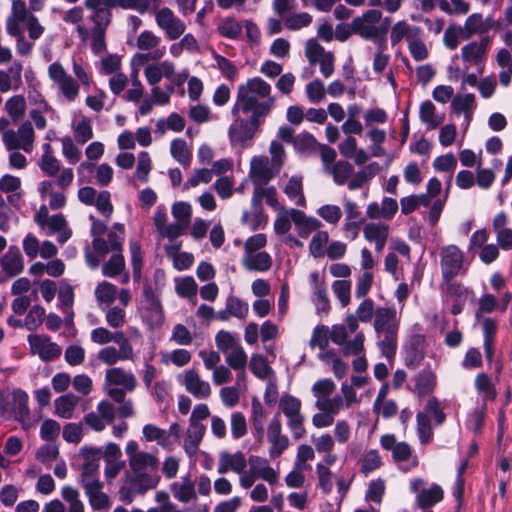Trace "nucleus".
Instances as JSON below:
<instances>
[{
	"instance_id": "e2e57ef3",
	"label": "nucleus",
	"mask_w": 512,
	"mask_h": 512,
	"mask_svg": "<svg viewBox=\"0 0 512 512\" xmlns=\"http://www.w3.org/2000/svg\"><path fill=\"white\" fill-rule=\"evenodd\" d=\"M475 389L481 395L484 401L494 400L497 396L496 389L490 378L485 373L477 374L475 378Z\"/></svg>"
},
{
	"instance_id": "ddd939ff",
	"label": "nucleus",
	"mask_w": 512,
	"mask_h": 512,
	"mask_svg": "<svg viewBox=\"0 0 512 512\" xmlns=\"http://www.w3.org/2000/svg\"><path fill=\"white\" fill-rule=\"evenodd\" d=\"M464 263L463 252L456 245H448L441 249L440 264L442 276L445 281H450L462 271Z\"/></svg>"
},
{
	"instance_id": "423d86ee",
	"label": "nucleus",
	"mask_w": 512,
	"mask_h": 512,
	"mask_svg": "<svg viewBox=\"0 0 512 512\" xmlns=\"http://www.w3.org/2000/svg\"><path fill=\"white\" fill-rule=\"evenodd\" d=\"M144 67V76L147 83L151 86L158 85L162 79H166L169 83L182 86L188 79V70L183 69L177 71L176 65L171 60H151Z\"/></svg>"
},
{
	"instance_id": "473e14b6",
	"label": "nucleus",
	"mask_w": 512,
	"mask_h": 512,
	"mask_svg": "<svg viewBox=\"0 0 512 512\" xmlns=\"http://www.w3.org/2000/svg\"><path fill=\"white\" fill-rule=\"evenodd\" d=\"M399 318L394 308L379 307L375 311L374 328L376 332L398 330Z\"/></svg>"
},
{
	"instance_id": "de8ad7c7",
	"label": "nucleus",
	"mask_w": 512,
	"mask_h": 512,
	"mask_svg": "<svg viewBox=\"0 0 512 512\" xmlns=\"http://www.w3.org/2000/svg\"><path fill=\"white\" fill-rule=\"evenodd\" d=\"M73 132L76 141L80 144L86 143L93 137L91 120L85 116H78L73 121Z\"/></svg>"
},
{
	"instance_id": "603ef678",
	"label": "nucleus",
	"mask_w": 512,
	"mask_h": 512,
	"mask_svg": "<svg viewBox=\"0 0 512 512\" xmlns=\"http://www.w3.org/2000/svg\"><path fill=\"white\" fill-rule=\"evenodd\" d=\"M329 243V234L324 230H317L310 242H309V253L314 258L323 257L326 253V249Z\"/></svg>"
},
{
	"instance_id": "b1692460",
	"label": "nucleus",
	"mask_w": 512,
	"mask_h": 512,
	"mask_svg": "<svg viewBox=\"0 0 512 512\" xmlns=\"http://www.w3.org/2000/svg\"><path fill=\"white\" fill-rule=\"evenodd\" d=\"M508 224V216L503 212L496 214L492 221L497 245L505 251L512 250V229L508 227Z\"/></svg>"
},
{
	"instance_id": "680f3d73",
	"label": "nucleus",
	"mask_w": 512,
	"mask_h": 512,
	"mask_svg": "<svg viewBox=\"0 0 512 512\" xmlns=\"http://www.w3.org/2000/svg\"><path fill=\"white\" fill-rule=\"evenodd\" d=\"M293 208H281L274 221V231L277 235L286 236L289 234L293 224Z\"/></svg>"
},
{
	"instance_id": "cd10ccee",
	"label": "nucleus",
	"mask_w": 512,
	"mask_h": 512,
	"mask_svg": "<svg viewBox=\"0 0 512 512\" xmlns=\"http://www.w3.org/2000/svg\"><path fill=\"white\" fill-rule=\"evenodd\" d=\"M249 470L258 478L274 485L279 480L278 473L270 466L267 459L252 455L248 459Z\"/></svg>"
},
{
	"instance_id": "7c9ffc66",
	"label": "nucleus",
	"mask_w": 512,
	"mask_h": 512,
	"mask_svg": "<svg viewBox=\"0 0 512 512\" xmlns=\"http://www.w3.org/2000/svg\"><path fill=\"white\" fill-rule=\"evenodd\" d=\"M170 490L174 498L181 503H189L197 500L195 483L189 475H185L181 477L180 480L173 482L170 485Z\"/></svg>"
},
{
	"instance_id": "5fc2aeb1",
	"label": "nucleus",
	"mask_w": 512,
	"mask_h": 512,
	"mask_svg": "<svg viewBox=\"0 0 512 512\" xmlns=\"http://www.w3.org/2000/svg\"><path fill=\"white\" fill-rule=\"evenodd\" d=\"M7 33L16 38V51L21 56H28L32 53L33 50V43L30 42L28 39L24 36V31L22 28H19L18 26L10 25L9 27H6Z\"/></svg>"
},
{
	"instance_id": "c03bdc74",
	"label": "nucleus",
	"mask_w": 512,
	"mask_h": 512,
	"mask_svg": "<svg viewBox=\"0 0 512 512\" xmlns=\"http://www.w3.org/2000/svg\"><path fill=\"white\" fill-rule=\"evenodd\" d=\"M379 171L380 165L377 162L368 164L362 170L353 175L351 180L348 182V188L350 190L361 188L365 183L377 175Z\"/></svg>"
},
{
	"instance_id": "6e6d98bb",
	"label": "nucleus",
	"mask_w": 512,
	"mask_h": 512,
	"mask_svg": "<svg viewBox=\"0 0 512 512\" xmlns=\"http://www.w3.org/2000/svg\"><path fill=\"white\" fill-rule=\"evenodd\" d=\"M436 387V375L428 370H424L418 374L415 379V391L420 396H425L434 391Z\"/></svg>"
},
{
	"instance_id": "1a4fd4ad",
	"label": "nucleus",
	"mask_w": 512,
	"mask_h": 512,
	"mask_svg": "<svg viewBox=\"0 0 512 512\" xmlns=\"http://www.w3.org/2000/svg\"><path fill=\"white\" fill-rule=\"evenodd\" d=\"M301 400L295 396L285 394L279 400V409L287 420V426L294 438L299 439L304 435L305 417L301 412Z\"/></svg>"
},
{
	"instance_id": "13d9d810",
	"label": "nucleus",
	"mask_w": 512,
	"mask_h": 512,
	"mask_svg": "<svg viewBox=\"0 0 512 512\" xmlns=\"http://www.w3.org/2000/svg\"><path fill=\"white\" fill-rule=\"evenodd\" d=\"M382 464V458L376 449L364 452L359 459L360 471L365 475L379 469Z\"/></svg>"
},
{
	"instance_id": "774afa93",
	"label": "nucleus",
	"mask_w": 512,
	"mask_h": 512,
	"mask_svg": "<svg viewBox=\"0 0 512 512\" xmlns=\"http://www.w3.org/2000/svg\"><path fill=\"white\" fill-rule=\"evenodd\" d=\"M224 355L225 362L231 369L246 368L248 357L240 344Z\"/></svg>"
},
{
	"instance_id": "a19ab883",
	"label": "nucleus",
	"mask_w": 512,
	"mask_h": 512,
	"mask_svg": "<svg viewBox=\"0 0 512 512\" xmlns=\"http://www.w3.org/2000/svg\"><path fill=\"white\" fill-rule=\"evenodd\" d=\"M79 403V397L72 393H67L58 397L55 402V414L63 419L73 417L74 410Z\"/></svg>"
},
{
	"instance_id": "a211bd4d",
	"label": "nucleus",
	"mask_w": 512,
	"mask_h": 512,
	"mask_svg": "<svg viewBox=\"0 0 512 512\" xmlns=\"http://www.w3.org/2000/svg\"><path fill=\"white\" fill-rule=\"evenodd\" d=\"M358 403L356 392L352 386L342 385L341 395L331 396L317 408L318 410H327L334 416L342 410L350 408L353 404Z\"/></svg>"
},
{
	"instance_id": "c85d7f7f",
	"label": "nucleus",
	"mask_w": 512,
	"mask_h": 512,
	"mask_svg": "<svg viewBox=\"0 0 512 512\" xmlns=\"http://www.w3.org/2000/svg\"><path fill=\"white\" fill-rule=\"evenodd\" d=\"M422 35V29L419 26L409 24L405 20L397 21L390 31V41L393 46L399 44L403 40L409 44L417 36Z\"/></svg>"
},
{
	"instance_id": "a18cd8bd",
	"label": "nucleus",
	"mask_w": 512,
	"mask_h": 512,
	"mask_svg": "<svg viewBox=\"0 0 512 512\" xmlns=\"http://www.w3.org/2000/svg\"><path fill=\"white\" fill-rule=\"evenodd\" d=\"M336 389L335 383L331 379H320L312 386V394L315 397V407L318 408L320 404L324 403Z\"/></svg>"
},
{
	"instance_id": "2eb2a0df",
	"label": "nucleus",
	"mask_w": 512,
	"mask_h": 512,
	"mask_svg": "<svg viewBox=\"0 0 512 512\" xmlns=\"http://www.w3.org/2000/svg\"><path fill=\"white\" fill-rule=\"evenodd\" d=\"M155 22L170 40L178 39L186 30L184 22L168 7L155 12Z\"/></svg>"
},
{
	"instance_id": "4be33fe9",
	"label": "nucleus",
	"mask_w": 512,
	"mask_h": 512,
	"mask_svg": "<svg viewBox=\"0 0 512 512\" xmlns=\"http://www.w3.org/2000/svg\"><path fill=\"white\" fill-rule=\"evenodd\" d=\"M277 173L267 157L254 156L251 159L249 176L257 186L267 183Z\"/></svg>"
},
{
	"instance_id": "f704fd0d",
	"label": "nucleus",
	"mask_w": 512,
	"mask_h": 512,
	"mask_svg": "<svg viewBox=\"0 0 512 512\" xmlns=\"http://www.w3.org/2000/svg\"><path fill=\"white\" fill-rule=\"evenodd\" d=\"M110 386H121L126 391H133L136 387V378L122 368H111L106 371L105 382Z\"/></svg>"
},
{
	"instance_id": "864d4df0",
	"label": "nucleus",
	"mask_w": 512,
	"mask_h": 512,
	"mask_svg": "<svg viewBox=\"0 0 512 512\" xmlns=\"http://www.w3.org/2000/svg\"><path fill=\"white\" fill-rule=\"evenodd\" d=\"M4 109L12 121H19L26 111V100L21 95H14L6 100Z\"/></svg>"
},
{
	"instance_id": "bb28decb",
	"label": "nucleus",
	"mask_w": 512,
	"mask_h": 512,
	"mask_svg": "<svg viewBox=\"0 0 512 512\" xmlns=\"http://www.w3.org/2000/svg\"><path fill=\"white\" fill-rule=\"evenodd\" d=\"M476 107L475 95L472 93L457 94L452 99L451 109L456 115H463L464 122L462 124L464 130H466L472 119L474 109Z\"/></svg>"
},
{
	"instance_id": "c756f323",
	"label": "nucleus",
	"mask_w": 512,
	"mask_h": 512,
	"mask_svg": "<svg viewBox=\"0 0 512 512\" xmlns=\"http://www.w3.org/2000/svg\"><path fill=\"white\" fill-rule=\"evenodd\" d=\"M248 461L241 452L228 453L222 452L219 456L218 472L220 474L232 471L236 474H241L247 467Z\"/></svg>"
},
{
	"instance_id": "7ed1b4c3",
	"label": "nucleus",
	"mask_w": 512,
	"mask_h": 512,
	"mask_svg": "<svg viewBox=\"0 0 512 512\" xmlns=\"http://www.w3.org/2000/svg\"><path fill=\"white\" fill-rule=\"evenodd\" d=\"M72 70L76 77L74 79L63 65L58 62H52L47 69V74L53 86L57 89L59 95L67 102H74L80 93V84L89 85L90 75L86 72L81 63L73 61Z\"/></svg>"
},
{
	"instance_id": "c9c22d12",
	"label": "nucleus",
	"mask_w": 512,
	"mask_h": 512,
	"mask_svg": "<svg viewBox=\"0 0 512 512\" xmlns=\"http://www.w3.org/2000/svg\"><path fill=\"white\" fill-rule=\"evenodd\" d=\"M41 229L46 231L47 235L58 234V241L60 243L66 242L72 235L71 229L62 214L52 215Z\"/></svg>"
},
{
	"instance_id": "0e129e2a",
	"label": "nucleus",
	"mask_w": 512,
	"mask_h": 512,
	"mask_svg": "<svg viewBox=\"0 0 512 512\" xmlns=\"http://www.w3.org/2000/svg\"><path fill=\"white\" fill-rule=\"evenodd\" d=\"M461 29L463 38L468 39L475 34L486 32L487 27L483 21L482 15L474 13L466 19L465 24Z\"/></svg>"
},
{
	"instance_id": "6ab92c4d",
	"label": "nucleus",
	"mask_w": 512,
	"mask_h": 512,
	"mask_svg": "<svg viewBox=\"0 0 512 512\" xmlns=\"http://www.w3.org/2000/svg\"><path fill=\"white\" fill-rule=\"evenodd\" d=\"M181 383L186 391L197 399H206L211 395L210 384L202 380L199 373L194 369H188L183 372Z\"/></svg>"
},
{
	"instance_id": "f03ea898",
	"label": "nucleus",
	"mask_w": 512,
	"mask_h": 512,
	"mask_svg": "<svg viewBox=\"0 0 512 512\" xmlns=\"http://www.w3.org/2000/svg\"><path fill=\"white\" fill-rule=\"evenodd\" d=\"M272 88L259 77L249 79L246 83L239 85L237 98L232 113L239 111L250 115L252 122L257 124L258 119L267 116L274 106L275 99L271 95Z\"/></svg>"
},
{
	"instance_id": "4c0bfd02",
	"label": "nucleus",
	"mask_w": 512,
	"mask_h": 512,
	"mask_svg": "<svg viewBox=\"0 0 512 512\" xmlns=\"http://www.w3.org/2000/svg\"><path fill=\"white\" fill-rule=\"evenodd\" d=\"M419 118L428 130H434L444 122L445 115L438 113L435 105L430 100H426L420 104Z\"/></svg>"
},
{
	"instance_id": "052dcab7",
	"label": "nucleus",
	"mask_w": 512,
	"mask_h": 512,
	"mask_svg": "<svg viewBox=\"0 0 512 512\" xmlns=\"http://www.w3.org/2000/svg\"><path fill=\"white\" fill-rule=\"evenodd\" d=\"M172 157L181 165L188 166L191 162V152L187 142L182 138L174 139L170 145Z\"/></svg>"
},
{
	"instance_id": "dca6fc26",
	"label": "nucleus",
	"mask_w": 512,
	"mask_h": 512,
	"mask_svg": "<svg viewBox=\"0 0 512 512\" xmlns=\"http://www.w3.org/2000/svg\"><path fill=\"white\" fill-rule=\"evenodd\" d=\"M260 123V119H258L257 124L253 123L251 117L249 122H246L242 119H236L228 131L231 145L240 149H244L250 146L251 141L256 131L258 130V127L260 126Z\"/></svg>"
},
{
	"instance_id": "69168bd1",
	"label": "nucleus",
	"mask_w": 512,
	"mask_h": 512,
	"mask_svg": "<svg viewBox=\"0 0 512 512\" xmlns=\"http://www.w3.org/2000/svg\"><path fill=\"white\" fill-rule=\"evenodd\" d=\"M316 214L327 224L337 225L343 212L341 207L336 204H324L316 210Z\"/></svg>"
},
{
	"instance_id": "39448f33",
	"label": "nucleus",
	"mask_w": 512,
	"mask_h": 512,
	"mask_svg": "<svg viewBox=\"0 0 512 512\" xmlns=\"http://www.w3.org/2000/svg\"><path fill=\"white\" fill-rule=\"evenodd\" d=\"M266 245L267 236L263 233L255 234L246 239L241 258V264L246 270L264 273L271 269L272 256L265 251H261Z\"/></svg>"
},
{
	"instance_id": "aec40b11",
	"label": "nucleus",
	"mask_w": 512,
	"mask_h": 512,
	"mask_svg": "<svg viewBox=\"0 0 512 512\" xmlns=\"http://www.w3.org/2000/svg\"><path fill=\"white\" fill-rule=\"evenodd\" d=\"M80 452L84 459L81 472V484H84L86 480H99L96 475L99 471L102 451L98 448L84 446L81 448Z\"/></svg>"
},
{
	"instance_id": "3c124183",
	"label": "nucleus",
	"mask_w": 512,
	"mask_h": 512,
	"mask_svg": "<svg viewBox=\"0 0 512 512\" xmlns=\"http://www.w3.org/2000/svg\"><path fill=\"white\" fill-rule=\"evenodd\" d=\"M191 361V353L186 349H175L163 351L160 355V362L164 365H175L183 367Z\"/></svg>"
},
{
	"instance_id": "58836bf2",
	"label": "nucleus",
	"mask_w": 512,
	"mask_h": 512,
	"mask_svg": "<svg viewBox=\"0 0 512 512\" xmlns=\"http://www.w3.org/2000/svg\"><path fill=\"white\" fill-rule=\"evenodd\" d=\"M3 271L9 276H15L24 269V259L17 247H10L1 259Z\"/></svg>"
},
{
	"instance_id": "9b49d317",
	"label": "nucleus",
	"mask_w": 512,
	"mask_h": 512,
	"mask_svg": "<svg viewBox=\"0 0 512 512\" xmlns=\"http://www.w3.org/2000/svg\"><path fill=\"white\" fill-rule=\"evenodd\" d=\"M381 18L382 12L380 10H368L362 16L356 17L352 21L350 29L353 33L360 35L364 39H377L381 34L378 26Z\"/></svg>"
},
{
	"instance_id": "bf43d9fd",
	"label": "nucleus",
	"mask_w": 512,
	"mask_h": 512,
	"mask_svg": "<svg viewBox=\"0 0 512 512\" xmlns=\"http://www.w3.org/2000/svg\"><path fill=\"white\" fill-rule=\"evenodd\" d=\"M185 127L184 118L178 113H171L168 117L159 119L156 123L157 132L164 134L167 131L180 132Z\"/></svg>"
},
{
	"instance_id": "2f4dec72",
	"label": "nucleus",
	"mask_w": 512,
	"mask_h": 512,
	"mask_svg": "<svg viewBox=\"0 0 512 512\" xmlns=\"http://www.w3.org/2000/svg\"><path fill=\"white\" fill-rule=\"evenodd\" d=\"M205 432V426L188 425L183 438V449L188 457L193 458L196 456Z\"/></svg>"
},
{
	"instance_id": "9d476101",
	"label": "nucleus",
	"mask_w": 512,
	"mask_h": 512,
	"mask_svg": "<svg viewBox=\"0 0 512 512\" xmlns=\"http://www.w3.org/2000/svg\"><path fill=\"white\" fill-rule=\"evenodd\" d=\"M35 132L30 121L23 122L18 129L6 130L2 134V142L7 150H23L30 153L33 150Z\"/></svg>"
},
{
	"instance_id": "4d7b16f0",
	"label": "nucleus",
	"mask_w": 512,
	"mask_h": 512,
	"mask_svg": "<svg viewBox=\"0 0 512 512\" xmlns=\"http://www.w3.org/2000/svg\"><path fill=\"white\" fill-rule=\"evenodd\" d=\"M326 173L332 175L336 184L344 185L353 174V166L349 162L338 161L333 166L327 167Z\"/></svg>"
},
{
	"instance_id": "37998d69",
	"label": "nucleus",
	"mask_w": 512,
	"mask_h": 512,
	"mask_svg": "<svg viewBox=\"0 0 512 512\" xmlns=\"http://www.w3.org/2000/svg\"><path fill=\"white\" fill-rule=\"evenodd\" d=\"M143 439L147 442H156L163 448H170L169 433L154 424H146L142 428Z\"/></svg>"
},
{
	"instance_id": "f257e3e1",
	"label": "nucleus",
	"mask_w": 512,
	"mask_h": 512,
	"mask_svg": "<svg viewBox=\"0 0 512 512\" xmlns=\"http://www.w3.org/2000/svg\"><path fill=\"white\" fill-rule=\"evenodd\" d=\"M128 457L129 472L125 474V484L138 494L156 488L160 481L157 474H152L158 469L159 459L156 455L142 451L139 444L130 440L125 446Z\"/></svg>"
},
{
	"instance_id": "6e6552de",
	"label": "nucleus",
	"mask_w": 512,
	"mask_h": 512,
	"mask_svg": "<svg viewBox=\"0 0 512 512\" xmlns=\"http://www.w3.org/2000/svg\"><path fill=\"white\" fill-rule=\"evenodd\" d=\"M137 47L143 53H136L131 59V65H145L150 60H160L166 53V48L160 46L161 38L149 30H144L137 38Z\"/></svg>"
},
{
	"instance_id": "5701e85b",
	"label": "nucleus",
	"mask_w": 512,
	"mask_h": 512,
	"mask_svg": "<svg viewBox=\"0 0 512 512\" xmlns=\"http://www.w3.org/2000/svg\"><path fill=\"white\" fill-rule=\"evenodd\" d=\"M292 215L293 225L300 238L306 239L322 227V222L318 218L309 216L302 210L292 209Z\"/></svg>"
},
{
	"instance_id": "0eeeda50",
	"label": "nucleus",
	"mask_w": 512,
	"mask_h": 512,
	"mask_svg": "<svg viewBox=\"0 0 512 512\" xmlns=\"http://www.w3.org/2000/svg\"><path fill=\"white\" fill-rule=\"evenodd\" d=\"M16 25L27 30L31 40L39 39L45 31L39 19L28 10L23 0H12L11 12L6 19V27Z\"/></svg>"
},
{
	"instance_id": "49530a36",
	"label": "nucleus",
	"mask_w": 512,
	"mask_h": 512,
	"mask_svg": "<svg viewBox=\"0 0 512 512\" xmlns=\"http://www.w3.org/2000/svg\"><path fill=\"white\" fill-rule=\"evenodd\" d=\"M44 153L40 158L39 167L47 176H56L60 171V162L53 155L51 145L46 143L43 145Z\"/></svg>"
},
{
	"instance_id": "09e8293b",
	"label": "nucleus",
	"mask_w": 512,
	"mask_h": 512,
	"mask_svg": "<svg viewBox=\"0 0 512 512\" xmlns=\"http://www.w3.org/2000/svg\"><path fill=\"white\" fill-rule=\"evenodd\" d=\"M397 331H381L377 332L379 334L378 346L382 352V354L388 359L391 360L396 352L397 348Z\"/></svg>"
},
{
	"instance_id": "393cba45",
	"label": "nucleus",
	"mask_w": 512,
	"mask_h": 512,
	"mask_svg": "<svg viewBox=\"0 0 512 512\" xmlns=\"http://www.w3.org/2000/svg\"><path fill=\"white\" fill-rule=\"evenodd\" d=\"M363 236L370 242L375 244V250L381 252L388 240L389 225L380 222H369L363 227Z\"/></svg>"
},
{
	"instance_id": "79ce46f5",
	"label": "nucleus",
	"mask_w": 512,
	"mask_h": 512,
	"mask_svg": "<svg viewBox=\"0 0 512 512\" xmlns=\"http://www.w3.org/2000/svg\"><path fill=\"white\" fill-rule=\"evenodd\" d=\"M284 193L289 200L297 206H305L306 199L303 193L301 176H292L284 186Z\"/></svg>"
},
{
	"instance_id": "f8f14e48",
	"label": "nucleus",
	"mask_w": 512,
	"mask_h": 512,
	"mask_svg": "<svg viewBox=\"0 0 512 512\" xmlns=\"http://www.w3.org/2000/svg\"><path fill=\"white\" fill-rule=\"evenodd\" d=\"M425 481L422 478H414L410 480V490L416 494V503L422 508H430L444 497V491L438 484H432L428 488H424Z\"/></svg>"
},
{
	"instance_id": "72a5a7b5",
	"label": "nucleus",
	"mask_w": 512,
	"mask_h": 512,
	"mask_svg": "<svg viewBox=\"0 0 512 512\" xmlns=\"http://www.w3.org/2000/svg\"><path fill=\"white\" fill-rule=\"evenodd\" d=\"M22 181L12 174H4L0 177V191L8 194L7 200L12 205H18L22 197Z\"/></svg>"
},
{
	"instance_id": "8fccbe9b",
	"label": "nucleus",
	"mask_w": 512,
	"mask_h": 512,
	"mask_svg": "<svg viewBox=\"0 0 512 512\" xmlns=\"http://www.w3.org/2000/svg\"><path fill=\"white\" fill-rule=\"evenodd\" d=\"M94 296L99 306H109L117 297V287L110 282L102 281L96 286Z\"/></svg>"
},
{
	"instance_id": "338daca9",
	"label": "nucleus",
	"mask_w": 512,
	"mask_h": 512,
	"mask_svg": "<svg viewBox=\"0 0 512 512\" xmlns=\"http://www.w3.org/2000/svg\"><path fill=\"white\" fill-rule=\"evenodd\" d=\"M12 399L15 418L20 420L26 418L29 415L28 394L21 389H16L12 392Z\"/></svg>"
},
{
	"instance_id": "e433bc0d",
	"label": "nucleus",
	"mask_w": 512,
	"mask_h": 512,
	"mask_svg": "<svg viewBox=\"0 0 512 512\" xmlns=\"http://www.w3.org/2000/svg\"><path fill=\"white\" fill-rule=\"evenodd\" d=\"M142 319L150 329H158L164 324L165 316L158 300L153 297L148 300L147 305L142 310Z\"/></svg>"
},
{
	"instance_id": "4468645a",
	"label": "nucleus",
	"mask_w": 512,
	"mask_h": 512,
	"mask_svg": "<svg viewBox=\"0 0 512 512\" xmlns=\"http://www.w3.org/2000/svg\"><path fill=\"white\" fill-rule=\"evenodd\" d=\"M489 43V39L484 38L480 41H472L464 45L461 48L460 55V58L464 63V67H476L478 72L482 73Z\"/></svg>"
},
{
	"instance_id": "20e7f679",
	"label": "nucleus",
	"mask_w": 512,
	"mask_h": 512,
	"mask_svg": "<svg viewBox=\"0 0 512 512\" xmlns=\"http://www.w3.org/2000/svg\"><path fill=\"white\" fill-rule=\"evenodd\" d=\"M150 2L157 7L161 0H84L83 4L87 10L92 11L90 20L103 26L111 23V9L119 7L144 14L148 11Z\"/></svg>"
},
{
	"instance_id": "412c9836",
	"label": "nucleus",
	"mask_w": 512,
	"mask_h": 512,
	"mask_svg": "<svg viewBox=\"0 0 512 512\" xmlns=\"http://www.w3.org/2000/svg\"><path fill=\"white\" fill-rule=\"evenodd\" d=\"M267 438L271 443L269 451L271 458L280 456L288 447L289 439L282 434V424L278 416L273 417L267 428Z\"/></svg>"
},
{
	"instance_id": "f3484780",
	"label": "nucleus",
	"mask_w": 512,
	"mask_h": 512,
	"mask_svg": "<svg viewBox=\"0 0 512 512\" xmlns=\"http://www.w3.org/2000/svg\"><path fill=\"white\" fill-rule=\"evenodd\" d=\"M28 343L31 353L38 355L43 361H51L61 355V347L45 335L31 334L28 336Z\"/></svg>"
},
{
	"instance_id": "ea45409f",
	"label": "nucleus",
	"mask_w": 512,
	"mask_h": 512,
	"mask_svg": "<svg viewBox=\"0 0 512 512\" xmlns=\"http://www.w3.org/2000/svg\"><path fill=\"white\" fill-rule=\"evenodd\" d=\"M38 192L41 198H49V206L53 210L61 209L66 204V196L62 192L54 190V182L44 180L38 185Z\"/></svg>"
},
{
	"instance_id": "a878e982",
	"label": "nucleus",
	"mask_w": 512,
	"mask_h": 512,
	"mask_svg": "<svg viewBox=\"0 0 512 512\" xmlns=\"http://www.w3.org/2000/svg\"><path fill=\"white\" fill-rule=\"evenodd\" d=\"M85 494L88 497L89 504L94 510H102L110 507L109 497L102 491L103 483L100 480H86L82 484Z\"/></svg>"
}]
</instances>
